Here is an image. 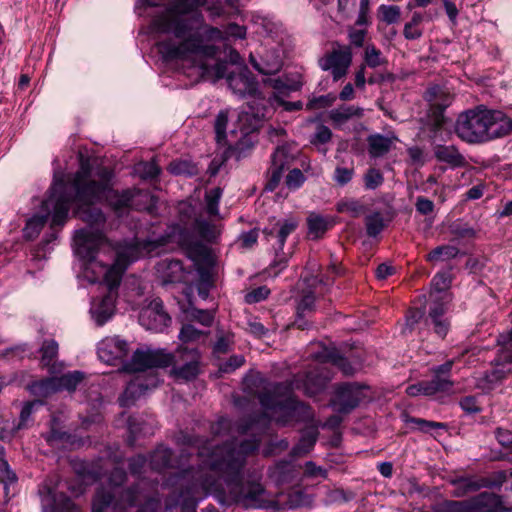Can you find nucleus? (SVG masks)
I'll list each match as a JSON object with an SVG mask.
<instances>
[{"label":"nucleus","mask_w":512,"mask_h":512,"mask_svg":"<svg viewBox=\"0 0 512 512\" xmlns=\"http://www.w3.org/2000/svg\"><path fill=\"white\" fill-rule=\"evenodd\" d=\"M249 62L256 71L264 75H273L279 72L282 68V60L280 56L269 51L259 58L251 53L249 55Z\"/></svg>","instance_id":"7c9ffc66"},{"label":"nucleus","mask_w":512,"mask_h":512,"mask_svg":"<svg viewBox=\"0 0 512 512\" xmlns=\"http://www.w3.org/2000/svg\"><path fill=\"white\" fill-rule=\"evenodd\" d=\"M365 63L370 68H376L384 64L386 61L381 56V51L374 45H368L365 49Z\"/></svg>","instance_id":"338daca9"},{"label":"nucleus","mask_w":512,"mask_h":512,"mask_svg":"<svg viewBox=\"0 0 512 512\" xmlns=\"http://www.w3.org/2000/svg\"><path fill=\"white\" fill-rule=\"evenodd\" d=\"M257 94L256 96H252L253 100L247 104V109L243 110L240 116V120H248L250 117L254 119L255 123L262 121L266 118L269 112V102L265 101L264 97Z\"/></svg>","instance_id":"72a5a7b5"},{"label":"nucleus","mask_w":512,"mask_h":512,"mask_svg":"<svg viewBox=\"0 0 512 512\" xmlns=\"http://www.w3.org/2000/svg\"><path fill=\"white\" fill-rule=\"evenodd\" d=\"M352 62V52L350 47L345 46L339 50L332 51L320 64L324 71L329 67L349 68Z\"/></svg>","instance_id":"e433bc0d"},{"label":"nucleus","mask_w":512,"mask_h":512,"mask_svg":"<svg viewBox=\"0 0 512 512\" xmlns=\"http://www.w3.org/2000/svg\"><path fill=\"white\" fill-rule=\"evenodd\" d=\"M279 410L283 411L288 418L297 422H310L314 419L312 408L299 401L295 396H289L279 403Z\"/></svg>","instance_id":"bb28decb"},{"label":"nucleus","mask_w":512,"mask_h":512,"mask_svg":"<svg viewBox=\"0 0 512 512\" xmlns=\"http://www.w3.org/2000/svg\"><path fill=\"white\" fill-rule=\"evenodd\" d=\"M448 231L452 235L451 242L457 245L464 241H471L477 238L479 229L471 226L463 219H456L448 226Z\"/></svg>","instance_id":"2f4dec72"},{"label":"nucleus","mask_w":512,"mask_h":512,"mask_svg":"<svg viewBox=\"0 0 512 512\" xmlns=\"http://www.w3.org/2000/svg\"><path fill=\"white\" fill-rule=\"evenodd\" d=\"M168 171L173 175H183L189 177L195 176L199 172L197 165L188 159L172 161L168 166Z\"/></svg>","instance_id":"a18cd8bd"},{"label":"nucleus","mask_w":512,"mask_h":512,"mask_svg":"<svg viewBox=\"0 0 512 512\" xmlns=\"http://www.w3.org/2000/svg\"><path fill=\"white\" fill-rule=\"evenodd\" d=\"M188 315L192 320H195L206 327L211 326L214 320V315L212 311L207 309H198L195 307H190L188 309Z\"/></svg>","instance_id":"0e129e2a"},{"label":"nucleus","mask_w":512,"mask_h":512,"mask_svg":"<svg viewBox=\"0 0 512 512\" xmlns=\"http://www.w3.org/2000/svg\"><path fill=\"white\" fill-rule=\"evenodd\" d=\"M453 485L456 487L457 496H463L469 492H475L482 487H489V484L484 483V481H477L470 477H462L453 481Z\"/></svg>","instance_id":"09e8293b"},{"label":"nucleus","mask_w":512,"mask_h":512,"mask_svg":"<svg viewBox=\"0 0 512 512\" xmlns=\"http://www.w3.org/2000/svg\"><path fill=\"white\" fill-rule=\"evenodd\" d=\"M316 297L314 292L309 291L304 294L297 303L296 312L300 315L310 314L315 310Z\"/></svg>","instance_id":"69168bd1"},{"label":"nucleus","mask_w":512,"mask_h":512,"mask_svg":"<svg viewBox=\"0 0 512 512\" xmlns=\"http://www.w3.org/2000/svg\"><path fill=\"white\" fill-rule=\"evenodd\" d=\"M207 470L201 458V464L197 468L190 466L177 474L175 482L179 483L182 489L174 504L181 507L180 512H197L196 493L199 489H211L216 484V480L207 474Z\"/></svg>","instance_id":"0eeeda50"},{"label":"nucleus","mask_w":512,"mask_h":512,"mask_svg":"<svg viewBox=\"0 0 512 512\" xmlns=\"http://www.w3.org/2000/svg\"><path fill=\"white\" fill-rule=\"evenodd\" d=\"M158 383L159 379L156 377H153L150 383L145 382L140 376L135 377L127 384L124 392L119 398L121 406H131L132 404H134L137 398H139L150 388L156 387Z\"/></svg>","instance_id":"c85d7f7f"},{"label":"nucleus","mask_w":512,"mask_h":512,"mask_svg":"<svg viewBox=\"0 0 512 512\" xmlns=\"http://www.w3.org/2000/svg\"><path fill=\"white\" fill-rule=\"evenodd\" d=\"M441 512H512L500 495L482 492L470 501H449Z\"/></svg>","instance_id":"2eb2a0df"},{"label":"nucleus","mask_w":512,"mask_h":512,"mask_svg":"<svg viewBox=\"0 0 512 512\" xmlns=\"http://www.w3.org/2000/svg\"><path fill=\"white\" fill-rule=\"evenodd\" d=\"M382 214L375 211L365 217L366 233L371 238H376L385 228Z\"/></svg>","instance_id":"8fccbe9b"},{"label":"nucleus","mask_w":512,"mask_h":512,"mask_svg":"<svg viewBox=\"0 0 512 512\" xmlns=\"http://www.w3.org/2000/svg\"><path fill=\"white\" fill-rule=\"evenodd\" d=\"M76 214L87 227L76 230L74 253L83 262L84 269H94L100 250L108 243L104 232L106 215L102 209L92 206H80Z\"/></svg>","instance_id":"20e7f679"},{"label":"nucleus","mask_w":512,"mask_h":512,"mask_svg":"<svg viewBox=\"0 0 512 512\" xmlns=\"http://www.w3.org/2000/svg\"><path fill=\"white\" fill-rule=\"evenodd\" d=\"M91 167L82 164L75 173L68 193L72 194V201L81 206H92L104 202L105 196L111 184L112 173L105 171L101 181L90 180Z\"/></svg>","instance_id":"6e6552de"},{"label":"nucleus","mask_w":512,"mask_h":512,"mask_svg":"<svg viewBox=\"0 0 512 512\" xmlns=\"http://www.w3.org/2000/svg\"><path fill=\"white\" fill-rule=\"evenodd\" d=\"M152 26L157 32L179 40L166 39L157 43L163 60L193 55L211 56L216 49L210 42L224 39L221 30L207 24L201 12H192L187 0H171L165 10L154 17Z\"/></svg>","instance_id":"f03ea898"},{"label":"nucleus","mask_w":512,"mask_h":512,"mask_svg":"<svg viewBox=\"0 0 512 512\" xmlns=\"http://www.w3.org/2000/svg\"><path fill=\"white\" fill-rule=\"evenodd\" d=\"M329 381V375L323 374L316 370L309 371L303 380H301V382L298 380L292 382L290 389L293 390L294 388H303L305 395L312 397L322 392L326 388Z\"/></svg>","instance_id":"cd10ccee"},{"label":"nucleus","mask_w":512,"mask_h":512,"mask_svg":"<svg viewBox=\"0 0 512 512\" xmlns=\"http://www.w3.org/2000/svg\"><path fill=\"white\" fill-rule=\"evenodd\" d=\"M228 125V111L227 110H221L216 115L215 121H214V131H215V140L217 144L219 145H225L226 144V129Z\"/></svg>","instance_id":"864d4df0"},{"label":"nucleus","mask_w":512,"mask_h":512,"mask_svg":"<svg viewBox=\"0 0 512 512\" xmlns=\"http://www.w3.org/2000/svg\"><path fill=\"white\" fill-rule=\"evenodd\" d=\"M173 450L159 445L151 454L149 458L150 467L152 470L162 472L167 468L172 467Z\"/></svg>","instance_id":"c9c22d12"},{"label":"nucleus","mask_w":512,"mask_h":512,"mask_svg":"<svg viewBox=\"0 0 512 512\" xmlns=\"http://www.w3.org/2000/svg\"><path fill=\"white\" fill-rule=\"evenodd\" d=\"M189 257L194 260L208 261L210 258V250L203 243L196 241L189 244L188 248Z\"/></svg>","instance_id":"e2e57ef3"},{"label":"nucleus","mask_w":512,"mask_h":512,"mask_svg":"<svg viewBox=\"0 0 512 512\" xmlns=\"http://www.w3.org/2000/svg\"><path fill=\"white\" fill-rule=\"evenodd\" d=\"M288 155L284 148L277 147L271 156V166L267 171L265 190L274 191L281 182L284 172L288 169Z\"/></svg>","instance_id":"a878e982"},{"label":"nucleus","mask_w":512,"mask_h":512,"mask_svg":"<svg viewBox=\"0 0 512 512\" xmlns=\"http://www.w3.org/2000/svg\"><path fill=\"white\" fill-rule=\"evenodd\" d=\"M108 292L92 299L90 315L97 326H103L114 315L116 309L117 288H111L108 284Z\"/></svg>","instance_id":"4be33fe9"},{"label":"nucleus","mask_w":512,"mask_h":512,"mask_svg":"<svg viewBox=\"0 0 512 512\" xmlns=\"http://www.w3.org/2000/svg\"><path fill=\"white\" fill-rule=\"evenodd\" d=\"M170 322L171 318L165 312L160 298L153 299L139 314V323L147 330L161 332Z\"/></svg>","instance_id":"412c9836"},{"label":"nucleus","mask_w":512,"mask_h":512,"mask_svg":"<svg viewBox=\"0 0 512 512\" xmlns=\"http://www.w3.org/2000/svg\"><path fill=\"white\" fill-rule=\"evenodd\" d=\"M380 19L388 25L399 22L401 9L396 5H380L378 8Z\"/></svg>","instance_id":"13d9d810"},{"label":"nucleus","mask_w":512,"mask_h":512,"mask_svg":"<svg viewBox=\"0 0 512 512\" xmlns=\"http://www.w3.org/2000/svg\"><path fill=\"white\" fill-rule=\"evenodd\" d=\"M319 431L316 426L305 428L299 442L291 449L292 457H299L309 453L317 442Z\"/></svg>","instance_id":"f704fd0d"},{"label":"nucleus","mask_w":512,"mask_h":512,"mask_svg":"<svg viewBox=\"0 0 512 512\" xmlns=\"http://www.w3.org/2000/svg\"><path fill=\"white\" fill-rule=\"evenodd\" d=\"M454 132L465 143L484 144L508 136L512 119L501 110L477 105L457 116Z\"/></svg>","instance_id":"7ed1b4c3"},{"label":"nucleus","mask_w":512,"mask_h":512,"mask_svg":"<svg viewBox=\"0 0 512 512\" xmlns=\"http://www.w3.org/2000/svg\"><path fill=\"white\" fill-rule=\"evenodd\" d=\"M451 284V276L448 272L437 273L431 282L432 291L430 292V301L442 300L446 303L451 302V297L448 288Z\"/></svg>","instance_id":"473e14b6"},{"label":"nucleus","mask_w":512,"mask_h":512,"mask_svg":"<svg viewBox=\"0 0 512 512\" xmlns=\"http://www.w3.org/2000/svg\"><path fill=\"white\" fill-rule=\"evenodd\" d=\"M368 152L371 158H380L387 154L391 147L392 141L382 134H372L367 138Z\"/></svg>","instance_id":"58836bf2"},{"label":"nucleus","mask_w":512,"mask_h":512,"mask_svg":"<svg viewBox=\"0 0 512 512\" xmlns=\"http://www.w3.org/2000/svg\"><path fill=\"white\" fill-rule=\"evenodd\" d=\"M49 213L46 214H36L29 218L26 222V225L23 229V236L27 240H33L36 238L44 225L48 220Z\"/></svg>","instance_id":"c03bdc74"},{"label":"nucleus","mask_w":512,"mask_h":512,"mask_svg":"<svg viewBox=\"0 0 512 512\" xmlns=\"http://www.w3.org/2000/svg\"><path fill=\"white\" fill-rule=\"evenodd\" d=\"M129 352V343L119 336L106 337L97 347L99 359L109 365H116L119 362L122 366L128 360Z\"/></svg>","instance_id":"aec40b11"},{"label":"nucleus","mask_w":512,"mask_h":512,"mask_svg":"<svg viewBox=\"0 0 512 512\" xmlns=\"http://www.w3.org/2000/svg\"><path fill=\"white\" fill-rule=\"evenodd\" d=\"M264 84L273 88L274 92L268 97L270 105L276 103L278 106L283 107L287 112L299 111L303 108V102L286 101L285 98L289 97L292 92H297L302 88V82L291 80L287 77L267 78Z\"/></svg>","instance_id":"f3484780"},{"label":"nucleus","mask_w":512,"mask_h":512,"mask_svg":"<svg viewBox=\"0 0 512 512\" xmlns=\"http://www.w3.org/2000/svg\"><path fill=\"white\" fill-rule=\"evenodd\" d=\"M173 354L170 374L177 381H194L201 373L202 354L197 348L180 346Z\"/></svg>","instance_id":"ddd939ff"},{"label":"nucleus","mask_w":512,"mask_h":512,"mask_svg":"<svg viewBox=\"0 0 512 512\" xmlns=\"http://www.w3.org/2000/svg\"><path fill=\"white\" fill-rule=\"evenodd\" d=\"M337 100V96L334 93H328L317 97H312L306 104L307 110H315L321 108H327L334 104Z\"/></svg>","instance_id":"680f3d73"},{"label":"nucleus","mask_w":512,"mask_h":512,"mask_svg":"<svg viewBox=\"0 0 512 512\" xmlns=\"http://www.w3.org/2000/svg\"><path fill=\"white\" fill-rule=\"evenodd\" d=\"M449 304L446 301H430L424 325L438 338L445 339L451 328V321L447 316Z\"/></svg>","instance_id":"6ab92c4d"},{"label":"nucleus","mask_w":512,"mask_h":512,"mask_svg":"<svg viewBox=\"0 0 512 512\" xmlns=\"http://www.w3.org/2000/svg\"><path fill=\"white\" fill-rule=\"evenodd\" d=\"M216 41H211L215 47V53L211 56L193 55L187 57H177L173 59H165L164 61H177L181 63L183 72L194 81L198 82L206 80L210 76H215L216 79L224 78L227 74L228 64L225 61H218L214 65L208 64V60L213 59L219 52V48L215 45Z\"/></svg>","instance_id":"1a4fd4ad"},{"label":"nucleus","mask_w":512,"mask_h":512,"mask_svg":"<svg viewBox=\"0 0 512 512\" xmlns=\"http://www.w3.org/2000/svg\"><path fill=\"white\" fill-rule=\"evenodd\" d=\"M152 198L153 196L148 190L127 188L118 191L113 189L112 184H110L104 202L117 215V217H123L131 209H146L148 202Z\"/></svg>","instance_id":"9b49d317"},{"label":"nucleus","mask_w":512,"mask_h":512,"mask_svg":"<svg viewBox=\"0 0 512 512\" xmlns=\"http://www.w3.org/2000/svg\"><path fill=\"white\" fill-rule=\"evenodd\" d=\"M453 364V360H448L441 365L431 368L432 379L425 381L431 396L439 392H448L452 389L454 385V382L451 380Z\"/></svg>","instance_id":"393cba45"},{"label":"nucleus","mask_w":512,"mask_h":512,"mask_svg":"<svg viewBox=\"0 0 512 512\" xmlns=\"http://www.w3.org/2000/svg\"><path fill=\"white\" fill-rule=\"evenodd\" d=\"M33 351L29 348L27 343L8 347L0 350V358L21 360L24 357H30Z\"/></svg>","instance_id":"6e6d98bb"},{"label":"nucleus","mask_w":512,"mask_h":512,"mask_svg":"<svg viewBox=\"0 0 512 512\" xmlns=\"http://www.w3.org/2000/svg\"><path fill=\"white\" fill-rule=\"evenodd\" d=\"M173 360V354L164 348L137 349L133 352L132 357L123 363L121 370L127 373H135L152 368H167Z\"/></svg>","instance_id":"f8f14e48"},{"label":"nucleus","mask_w":512,"mask_h":512,"mask_svg":"<svg viewBox=\"0 0 512 512\" xmlns=\"http://www.w3.org/2000/svg\"><path fill=\"white\" fill-rule=\"evenodd\" d=\"M193 229L206 241H214L216 239L215 227L204 219H195Z\"/></svg>","instance_id":"bf43d9fd"},{"label":"nucleus","mask_w":512,"mask_h":512,"mask_svg":"<svg viewBox=\"0 0 512 512\" xmlns=\"http://www.w3.org/2000/svg\"><path fill=\"white\" fill-rule=\"evenodd\" d=\"M58 350V343L54 339H45L39 348L41 354L40 363L42 366L49 367L57 358Z\"/></svg>","instance_id":"de8ad7c7"},{"label":"nucleus","mask_w":512,"mask_h":512,"mask_svg":"<svg viewBox=\"0 0 512 512\" xmlns=\"http://www.w3.org/2000/svg\"><path fill=\"white\" fill-rule=\"evenodd\" d=\"M464 252H461L460 249L456 245H440L431 250L426 256L427 261H446L450 259H455L459 255H463Z\"/></svg>","instance_id":"37998d69"},{"label":"nucleus","mask_w":512,"mask_h":512,"mask_svg":"<svg viewBox=\"0 0 512 512\" xmlns=\"http://www.w3.org/2000/svg\"><path fill=\"white\" fill-rule=\"evenodd\" d=\"M366 190H375L384 182V176L379 169L369 168L363 176Z\"/></svg>","instance_id":"052dcab7"},{"label":"nucleus","mask_w":512,"mask_h":512,"mask_svg":"<svg viewBox=\"0 0 512 512\" xmlns=\"http://www.w3.org/2000/svg\"><path fill=\"white\" fill-rule=\"evenodd\" d=\"M159 506L160 498L148 492L143 483H136L123 489L116 502L110 491L98 489L92 512H157Z\"/></svg>","instance_id":"39448f33"},{"label":"nucleus","mask_w":512,"mask_h":512,"mask_svg":"<svg viewBox=\"0 0 512 512\" xmlns=\"http://www.w3.org/2000/svg\"><path fill=\"white\" fill-rule=\"evenodd\" d=\"M227 83L232 92L240 98L259 94L258 81L247 68L228 73Z\"/></svg>","instance_id":"5701e85b"},{"label":"nucleus","mask_w":512,"mask_h":512,"mask_svg":"<svg viewBox=\"0 0 512 512\" xmlns=\"http://www.w3.org/2000/svg\"><path fill=\"white\" fill-rule=\"evenodd\" d=\"M222 193L223 191L220 187H214L210 189L208 192H206V210L209 215L216 216L219 214V202Z\"/></svg>","instance_id":"4d7b16f0"},{"label":"nucleus","mask_w":512,"mask_h":512,"mask_svg":"<svg viewBox=\"0 0 512 512\" xmlns=\"http://www.w3.org/2000/svg\"><path fill=\"white\" fill-rule=\"evenodd\" d=\"M43 512H79L73 500L64 493H56L49 487L39 490Z\"/></svg>","instance_id":"b1692460"},{"label":"nucleus","mask_w":512,"mask_h":512,"mask_svg":"<svg viewBox=\"0 0 512 512\" xmlns=\"http://www.w3.org/2000/svg\"><path fill=\"white\" fill-rule=\"evenodd\" d=\"M364 114L363 108L354 105H341L329 112L330 120L338 125L344 124L352 118H361Z\"/></svg>","instance_id":"4c0bfd02"},{"label":"nucleus","mask_w":512,"mask_h":512,"mask_svg":"<svg viewBox=\"0 0 512 512\" xmlns=\"http://www.w3.org/2000/svg\"><path fill=\"white\" fill-rule=\"evenodd\" d=\"M129 436L127 442L133 446L140 435L153 434L152 428L145 423L140 417L130 416L127 420Z\"/></svg>","instance_id":"ea45409f"},{"label":"nucleus","mask_w":512,"mask_h":512,"mask_svg":"<svg viewBox=\"0 0 512 512\" xmlns=\"http://www.w3.org/2000/svg\"><path fill=\"white\" fill-rule=\"evenodd\" d=\"M84 376L85 375L82 371L75 370L72 372L65 373L60 377H54L57 391H75L77 386L83 381Z\"/></svg>","instance_id":"79ce46f5"},{"label":"nucleus","mask_w":512,"mask_h":512,"mask_svg":"<svg viewBox=\"0 0 512 512\" xmlns=\"http://www.w3.org/2000/svg\"><path fill=\"white\" fill-rule=\"evenodd\" d=\"M336 210L339 213H346L350 217L357 218L366 210V207L357 199H342L337 203Z\"/></svg>","instance_id":"3c124183"},{"label":"nucleus","mask_w":512,"mask_h":512,"mask_svg":"<svg viewBox=\"0 0 512 512\" xmlns=\"http://www.w3.org/2000/svg\"><path fill=\"white\" fill-rule=\"evenodd\" d=\"M269 476L277 485L289 482L292 477L290 462L286 460L277 462L275 466L270 470Z\"/></svg>","instance_id":"49530a36"},{"label":"nucleus","mask_w":512,"mask_h":512,"mask_svg":"<svg viewBox=\"0 0 512 512\" xmlns=\"http://www.w3.org/2000/svg\"><path fill=\"white\" fill-rule=\"evenodd\" d=\"M260 444L261 439L253 435L241 441L229 440L218 445L202 446L198 451L208 471L223 478L230 502L245 509H268L277 505L267 499L261 473H244L248 457L259 450Z\"/></svg>","instance_id":"f257e3e1"},{"label":"nucleus","mask_w":512,"mask_h":512,"mask_svg":"<svg viewBox=\"0 0 512 512\" xmlns=\"http://www.w3.org/2000/svg\"><path fill=\"white\" fill-rule=\"evenodd\" d=\"M18 481L16 473L11 469L6 459L0 458V483L4 486L5 494L8 495L9 487Z\"/></svg>","instance_id":"5fc2aeb1"},{"label":"nucleus","mask_w":512,"mask_h":512,"mask_svg":"<svg viewBox=\"0 0 512 512\" xmlns=\"http://www.w3.org/2000/svg\"><path fill=\"white\" fill-rule=\"evenodd\" d=\"M354 173L353 167L337 166L334 171L333 180L337 185L343 187L352 180Z\"/></svg>","instance_id":"774afa93"},{"label":"nucleus","mask_w":512,"mask_h":512,"mask_svg":"<svg viewBox=\"0 0 512 512\" xmlns=\"http://www.w3.org/2000/svg\"><path fill=\"white\" fill-rule=\"evenodd\" d=\"M298 225V220L290 217L278 220L262 230L266 241L274 251V260L271 263V267L277 268V273L287 266L289 255L284 252V246L287 237L297 229Z\"/></svg>","instance_id":"9d476101"},{"label":"nucleus","mask_w":512,"mask_h":512,"mask_svg":"<svg viewBox=\"0 0 512 512\" xmlns=\"http://www.w3.org/2000/svg\"><path fill=\"white\" fill-rule=\"evenodd\" d=\"M308 235L312 239L321 238L328 230L330 224L326 217L312 212L307 218Z\"/></svg>","instance_id":"a19ab883"},{"label":"nucleus","mask_w":512,"mask_h":512,"mask_svg":"<svg viewBox=\"0 0 512 512\" xmlns=\"http://www.w3.org/2000/svg\"><path fill=\"white\" fill-rule=\"evenodd\" d=\"M433 154L438 162L445 163L451 169L462 168L467 164L464 155L453 144H437L433 147Z\"/></svg>","instance_id":"c756f323"},{"label":"nucleus","mask_w":512,"mask_h":512,"mask_svg":"<svg viewBox=\"0 0 512 512\" xmlns=\"http://www.w3.org/2000/svg\"><path fill=\"white\" fill-rule=\"evenodd\" d=\"M441 512H512L500 495L482 492L470 501H449Z\"/></svg>","instance_id":"dca6fc26"},{"label":"nucleus","mask_w":512,"mask_h":512,"mask_svg":"<svg viewBox=\"0 0 512 512\" xmlns=\"http://www.w3.org/2000/svg\"><path fill=\"white\" fill-rule=\"evenodd\" d=\"M142 255V249L138 241H125L116 247L115 258L112 264H106L97 258V264L94 269H85L88 273L91 271L94 277L91 281L96 282L101 279L111 288H118L122 275L128 266L138 260Z\"/></svg>","instance_id":"423d86ee"},{"label":"nucleus","mask_w":512,"mask_h":512,"mask_svg":"<svg viewBox=\"0 0 512 512\" xmlns=\"http://www.w3.org/2000/svg\"><path fill=\"white\" fill-rule=\"evenodd\" d=\"M72 202V194L68 193L65 182L62 179L54 180L49 197L43 201L45 209L52 208L51 229H61L64 226Z\"/></svg>","instance_id":"4468645a"},{"label":"nucleus","mask_w":512,"mask_h":512,"mask_svg":"<svg viewBox=\"0 0 512 512\" xmlns=\"http://www.w3.org/2000/svg\"><path fill=\"white\" fill-rule=\"evenodd\" d=\"M28 387L31 394L39 397H47L52 393L57 392L54 378H47L32 382Z\"/></svg>","instance_id":"603ef678"},{"label":"nucleus","mask_w":512,"mask_h":512,"mask_svg":"<svg viewBox=\"0 0 512 512\" xmlns=\"http://www.w3.org/2000/svg\"><path fill=\"white\" fill-rule=\"evenodd\" d=\"M364 399L363 387L357 383H344L335 390L330 407L339 414H349Z\"/></svg>","instance_id":"a211bd4d"}]
</instances>
